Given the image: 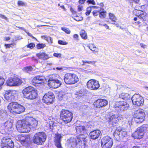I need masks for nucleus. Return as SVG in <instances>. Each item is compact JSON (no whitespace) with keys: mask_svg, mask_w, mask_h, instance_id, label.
<instances>
[{"mask_svg":"<svg viewBox=\"0 0 148 148\" xmlns=\"http://www.w3.org/2000/svg\"><path fill=\"white\" fill-rule=\"evenodd\" d=\"M78 37V36L77 34H75L73 35V38H75L77 40Z\"/></svg>","mask_w":148,"mask_h":148,"instance_id":"obj_64","label":"nucleus"},{"mask_svg":"<svg viewBox=\"0 0 148 148\" xmlns=\"http://www.w3.org/2000/svg\"><path fill=\"white\" fill-rule=\"evenodd\" d=\"M32 81L33 82L36 84H41L44 82L45 78L42 76H37L34 78Z\"/></svg>","mask_w":148,"mask_h":148,"instance_id":"obj_25","label":"nucleus"},{"mask_svg":"<svg viewBox=\"0 0 148 148\" xmlns=\"http://www.w3.org/2000/svg\"><path fill=\"white\" fill-rule=\"evenodd\" d=\"M90 49L93 52H97L98 51L97 49L93 44H92L90 47Z\"/></svg>","mask_w":148,"mask_h":148,"instance_id":"obj_39","label":"nucleus"},{"mask_svg":"<svg viewBox=\"0 0 148 148\" xmlns=\"http://www.w3.org/2000/svg\"><path fill=\"white\" fill-rule=\"evenodd\" d=\"M140 128L144 133L148 131V125H144Z\"/></svg>","mask_w":148,"mask_h":148,"instance_id":"obj_37","label":"nucleus"},{"mask_svg":"<svg viewBox=\"0 0 148 148\" xmlns=\"http://www.w3.org/2000/svg\"><path fill=\"white\" fill-rule=\"evenodd\" d=\"M1 146L3 148H13L14 145L10 138L4 137L2 139Z\"/></svg>","mask_w":148,"mask_h":148,"instance_id":"obj_9","label":"nucleus"},{"mask_svg":"<svg viewBox=\"0 0 148 148\" xmlns=\"http://www.w3.org/2000/svg\"><path fill=\"white\" fill-rule=\"evenodd\" d=\"M0 17L2 18L5 19H6L7 18V17H6L4 15L1 14H0Z\"/></svg>","mask_w":148,"mask_h":148,"instance_id":"obj_60","label":"nucleus"},{"mask_svg":"<svg viewBox=\"0 0 148 148\" xmlns=\"http://www.w3.org/2000/svg\"><path fill=\"white\" fill-rule=\"evenodd\" d=\"M112 139L108 136L103 137L101 140V145L102 148H111L113 144Z\"/></svg>","mask_w":148,"mask_h":148,"instance_id":"obj_7","label":"nucleus"},{"mask_svg":"<svg viewBox=\"0 0 148 148\" xmlns=\"http://www.w3.org/2000/svg\"><path fill=\"white\" fill-rule=\"evenodd\" d=\"M101 11V10H99L98 11L94 10L93 12V14L94 16H97L98 15V13Z\"/></svg>","mask_w":148,"mask_h":148,"instance_id":"obj_52","label":"nucleus"},{"mask_svg":"<svg viewBox=\"0 0 148 148\" xmlns=\"http://www.w3.org/2000/svg\"><path fill=\"white\" fill-rule=\"evenodd\" d=\"M83 91L82 90H80L76 92V95L79 96H82L84 95Z\"/></svg>","mask_w":148,"mask_h":148,"instance_id":"obj_49","label":"nucleus"},{"mask_svg":"<svg viewBox=\"0 0 148 148\" xmlns=\"http://www.w3.org/2000/svg\"><path fill=\"white\" fill-rule=\"evenodd\" d=\"M82 62L84 63L82 64V65H84V63H87L89 64H91L92 65H94L96 62V61H85L84 60H82Z\"/></svg>","mask_w":148,"mask_h":148,"instance_id":"obj_41","label":"nucleus"},{"mask_svg":"<svg viewBox=\"0 0 148 148\" xmlns=\"http://www.w3.org/2000/svg\"><path fill=\"white\" fill-rule=\"evenodd\" d=\"M14 77L12 78H10L6 82L7 85L9 86H14Z\"/></svg>","mask_w":148,"mask_h":148,"instance_id":"obj_33","label":"nucleus"},{"mask_svg":"<svg viewBox=\"0 0 148 148\" xmlns=\"http://www.w3.org/2000/svg\"><path fill=\"white\" fill-rule=\"evenodd\" d=\"M33 68L31 66H26L24 67L23 69V71L28 73H29V72L33 70Z\"/></svg>","mask_w":148,"mask_h":148,"instance_id":"obj_35","label":"nucleus"},{"mask_svg":"<svg viewBox=\"0 0 148 148\" xmlns=\"http://www.w3.org/2000/svg\"><path fill=\"white\" fill-rule=\"evenodd\" d=\"M48 84L50 87L56 88L60 86L61 83L58 79L50 78L48 81Z\"/></svg>","mask_w":148,"mask_h":148,"instance_id":"obj_18","label":"nucleus"},{"mask_svg":"<svg viewBox=\"0 0 148 148\" xmlns=\"http://www.w3.org/2000/svg\"><path fill=\"white\" fill-rule=\"evenodd\" d=\"M109 19L113 22H116L117 20L115 15L111 13L109 14Z\"/></svg>","mask_w":148,"mask_h":148,"instance_id":"obj_32","label":"nucleus"},{"mask_svg":"<svg viewBox=\"0 0 148 148\" xmlns=\"http://www.w3.org/2000/svg\"><path fill=\"white\" fill-rule=\"evenodd\" d=\"M35 46V44H34L31 43L30 44H28L27 45V47L28 48H30L32 49Z\"/></svg>","mask_w":148,"mask_h":148,"instance_id":"obj_51","label":"nucleus"},{"mask_svg":"<svg viewBox=\"0 0 148 148\" xmlns=\"http://www.w3.org/2000/svg\"><path fill=\"white\" fill-rule=\"evenodd\" d=\"M60 142H55V145L58 148H62L61 146Z\"/></svg>","mask_w":148,"mask_h":148,"instance_id":"obj_48","label":"nucleus"},{"mask_svg":"<svg viewBox=\"0 0 148 148\" xmlns=\"http://www.w3.org/2000/svg\"><path fill=\"white\" fill-rule=\"evenodd\" d=\"M45 46V44L44 43H39L36 45L37 48L38 49H43Z\"/></svg>","mask_w":148,"mask_h":148,"instance_id":"obj_40","label":"nucleus"},{"mask_svg":"<svg viewBox=\"0 0 148 148\" xmlns=\"http://www.w3.org/2000/svg\"><path fill=\"white\" fill-rule=\"evenodd\" d=\"M83 9V8L82 6H79L78 8V10L79 12L81 11Z\"/></svg>","mask_w":148,"mask_h":148,"instance_id":"obj_59","label":"nucleus"},{"mask_svg":"<svg viewBox=\"0 0 148 148\" xmlns=\"http://www.w3.org/2000/svg\"><path fill=\"white\" fill-rule=\"evenodd\" d=\"M87 2L90 4H92L93 5H95V3L94 0H88Z\"/></svg>","mask_w":148,"mask_h":148,"instance_id":"obj_53","label":"nucleus"},{"mask_svg":"<svg viewBox=\"0 0 148 148\" xmlns=\"http://www.w3.org/2000/svg\"><path fill=\"white\" fill-rule=\"evenodd\" d=\"M87 86L88 88L90 90H96L99 87L100 85L98 82L95 79H90L87 83Z\"/></svg>","mask_w":148,"mask_h":148,"instance_id":"obj_16","label":"nucleus"},{"mask_svg":"<svg viewBox=\"0 0 148 148\" xmlns=\"http://www.w3.org/2000/svg\"><path fill=\"white\" fill-rule=\"evenodd\" d=\"M72 115V113L69 110L62 109L60 112V116L64 123H67L71 121L73 119Z\"/></svg>","mask_w":148,"mask_h":148,"instance_id":"obj_5","label":"nucleus"},{"mask_svg":"<svg viewBox=\"0 0 148 148\" xmlns=\"http://www.w3.org/2000/svg\"><path fill=\"white\" fill-rule=\"evenodd\" d=\"M38 121L33 117H26L23 120L17 121L16 127L21 132H27L37 128Z\"/></svg>","mask_w":148,"mask_h":148,"instance_id":"obj_1","label":"nucleus"},{"mask_svg":"<svg viewBox=\"0 0 148 148\" xmlns=\"http://www.w3.org/2000/svg\"><path fill=\"white\" fill-rule=\"evenodd\" d=\"M129 107V105L126 102L123 101L116 102L114 106V108L118 111L127 110Z\"/></svg>","mask_w":148,"mask_h":148,"instance_id":"obj_11","label":"nucleus"},{"mask_svg":"<svg viewBox=\"0 0 148 148\" xmlns=\"http://www.w3.org/2000/svg\"><path fill=\"white\" fill-rule=\"evenodd\" d=\"M16 139L20 142L22 145L27 146L30 140V137L28 135H18L16 137Z\"/></svg>","mask_w":148,"mask_h":148,"instance_id":"obj_14","label":"nucleus"},{"mask_svg":"<svg viewBox=\"0 0 148 148\" xmlns=\"http://www.w3.org/2000/svg\"><path fill=\"white\" fill-rule=\"evenodd\" d=\"M64 96V95H63L62 94L60 93L58 95V98L60 100H62V98H63Z\"/></svg>","mask_w":148,"mask_h":148,"instance_id":"obj_56","label":"nucleus"},{"mask_svg":"<svg viewBox=\"0 0 148 148\" xmlns=\"http://www.w3.org/2000/svg\"><path fill=\"white\" fill-rule=\"evenodd\" d=\"M14 45V44H5V46L7 48H9L11 47V45L13 46Z\"/></svg>","mask_w":148,"mask_h":148,"instance_id":"obj_57","label":"nucleus"},{"mask_svg":"<svg viewBox=\"0 0 148 148\" xmlns=\"http://www.w3.org/2000/svg\"><path fill=\"white\" fill-rule=\"evenodd\" d=\"M91 127L89 124H87L86 127L82 125L77 126L75 127L76 132L78 134H83L87 129L91 128Z\"/></svg>","mask_w":148,"mask_h":148,"instance_id":"obj_21","label":"nucleus"},{"mask_svg":"<svg viewBox=\"0 0 148 148\" xmlns=\"http://www.w3.org/2000/svg\"><path fill=\"white\" fill-rule=\"evenodd\" d=\"M130 2H134L136 3H138L139 2V0H128Z\"/></svg>","mask_w":148,"mask_h":148,"instance_id":"obj_58","label":"nucleus"},{"mask_svg":"<svg viewBox=\"0 0 148 148\" xmlns=\"http://www.w3.org/2000/svg\"><path fill=\"white\" fill-rule=\"evenodd\" d=\"M13 121L10 119H9L2 125V128L5 130V132L7 131H10L12 129Z\"/></svg>","mask_w":148,"mask_h":148,"instance_id":"obj_20","label":"nucleus"},{"mask_svg":"<svg viewBox=\"0 0 148 148\" xmlns=\"http://www.w3.org/2000/svg\"><path fill=\"white\" fill-rule=\"evenodd\" d=\"M79 80L77 75L74 73H67L64 76V82L67 84H74L77 82Z\"/></svg>","mask_w":148,"mask_h":148,"instance_id":"obj_4","label":"nucleus"},{"mask_svg":"<svg viewBox=\"0 0 148 148\" xmlns=\"http://www.w3.org/2000/svg\"><path fill=\"white\" fill-rule=\"evenodd\" d=\"M41 38H42L46 40L48 42L52 43V39L50 36L44 35L41 36Z\"/></svg>","mask_w":148,"mask_h":148,"instance_id":"obj_31","label":"nucleus"},{"mask_svg":"<svg viewBox=\"0 0 148 148\" xmlns=\"http://www.w3.org/2000/svg\"><path fill=\"white\" fill-rule=\"evenodd\" d=\"M127 135V132L126 130L120 127L116 129L114 133V136L117 140H118L120 138L126 136Z\"/></svg>","mask_w":148,"mask_h":148,"instance_id":"obj_8","label":"nucleus"},{"mask_svg":"<svg viewBox=\"0 0 148 148\" xmlns=\"http://www.w3.org/2000/svg\"><path fill=\"white\" fill-rule=\"evenodd\" d=\"M119 116L118 115H113L109 118L108 122L110 127L116 126L119 121Z\"/></svg>","mask_w":148,"mask_h":148,"instance_id":"obj_19","label":"nucleus"},{"mask_svg":"<svg viewBox=\"0 0 148 148\" xmlns=\"http://www.w3.org/2000/svg\"><path fill=\"white\" fill-rule=\"evenodd\" d=\"M100 134L101 131L99 130H97L91 132L89 135L90 139L95 140L98 138Z\"/></svg>","mask_w":148,"mask_h":148,"instance_id":"obj_24","label":"nucleus"},{"mask_svg":"<svg viewBox=\"0 0 148 148\" xmlns=\"http://www.w3.org/2000/svg\"><path fill=\"white\" fill-rule=\"evenodd\" d=\"M22 92L24 97L28 99H34L37 97V95L36 90L31 86L25 88Z\"/></svg>","mask_w":148,"mask_h":148,"instance_id":"obj_3","label":"nucleus"},{"mask_svg":"<svg viewBox=\"0 0 148 148\" xmlns=\"http://www.w3.org/2000/svg\"><path fill=\"white\" fill-rule=\"evenodd\" d=\"M61 29L62 30L67 34H70L71 32V31L69 29L66 27H62Z\"/></svg>","mask_w":148,"mask_h":148,"instance_id":"obj_42","label":"nucleus"},{"mask_svg":"<svg viewBox=\"0 0 148 148\" xmlns=\"http://www.w3.org/2000/svg\"><path fill=\"white\" fill-rule=\"evenodd\" d=\"M86 0H79V2L80 3L83 4L85 2Z\"/></svg>","mask_w":148,"mask_h":148,"instance_id":"obj_62","label":"nucleus"},{"mask_svg":"<svg viewBox=\"0 0 148 148\" xmlns=\"http://www.w3.org/2000/svg\"><path fill=\"white\" fill-rule=\"evenodd\" d=\"M80 35L82 38L84 39H86L87 38V34L85 31L83 30H82L80 32Z\"/></svg>","mask_w":148,"mask_h":148,"instance_id":"obj_34","label":"nucleus"},{"mask_svg":"<svg viewBox=\"0 0 148 148\" xmlns=\"http://www.w3.org/2000/svg\"><path fill=\"white\" fill-rule=\"evenodd\" d=\"M144 134L143 132L139 128L132 134V136L135 138L140 139L142 138Z\"/></svg>","mask_w":148,"mask_h":148,"instance_id":"obj_23","label":"nucleus"},{"mask_svg":"<svg viewBox=\"0 0 148 148\" xmlns=\"http://www.w3.org/2000/svg\"><path fill=\"white\" fill-rule=\"evenodd\" d=\"M14 86H18L20 85L22 83L21 80L17 77H14Z\"/></svg>","mask_w":148,"mask_h":148,"instance_id":"obj_30","label":"nucleus"},{"mask_svg":"<svg viewBox=\"0 0 148 148\" xmlns=\"http://www.w3.org/2000/svg\"><path fill=\"white\" fill-rule=\"evenodd\" d=\"M18 4L19 6H24L25 5L24 3L21 1H18Z\"/></svg>","mask_w":148,"mask_h":148,"instance_id":"obj_54","label":"nucleus"},{"mask_svg":"<svg viewBox=\"0 0 148 148\" xmlns=\"http://www.w3.org/2000/svg\"><path fill=\"white\" fill-rule=\"evenodd\" d=\"M145 114L142 110H139L136 112L134 115L135 120L137 123H141L145 120Z\"/></svg>","mask_w":148,"mask_h":148,"instance_id":"obj_10","label":"nucleus"},{"mask_svg":"<svg viewBox=\"0 0 148 148\" xmlns=\"http://www.w3.org/2000/svg\"><path fill=\"white\" fill-rule=\"evenodd\" d=\"M133 103L138 106H141L144 103V99L139 95L135 94L132 98Z\"/></svg>","mask_w":148,"mask_h":148,"instance_id":"obj_13","label":"nucleus"},{"mask_svg":"<svg viewBox=\"0 0 148 148\" xmlns=\"http://www.w3.org/2000/svg\"><path fill=\"white\" fill-rule=\"evenodd\" d=\"M61 136L59 134H56L55 137V142H61Z\"/></svg>","mask_w":148,"mask_h":148,"instance_id":"obj_36","label":"nucleus"},{"mask_svg":"<svg viewBox=\"0 0 148 148\" xmlns=\"http://www.w3.org/2000/svg\"><path fill=\"white\" fill-rule=\"evenodd\" d=\"M58 43L62 45H66L67 44V43L66 42H65L62 40H59L58 41Z\"/></svg>","mask_w":148,"mask_h":148,"instance_id":"obj_50","label":"nucleus"},{"mask_svg":"<svg viewBox=\"0 0 148 148\" xmlns=\"http://www.w3.org/2000/svg\"><path fill=\"white\" fill-rule=\"evenodd\" d=\"M54 99V95L51 92L46 93L43 96V101L46 103H52Z\"/></svg>","mask_w":148,"mask_h":148,"instance_id":"obj_17","label":"nucleus"},{"mask_svg":"<svg viewBox=\"0 0 148 148\" xmlns=\"http://www.w3.org/2000/svg\"><path fill=\"white\" fill-rule=\"evenodd\" d=\"M36 56L39 58L46 60L49 58L48 56L45 53H39L36 54Z\"/></svg>","mask_w":148,"mask_h":148,"instance_id":"obj_26","label":"nucleus"},{"mask_svg":"<svg viewBox=\"0 0 148 148\" xmlns=\"http://www.w3.org/2000/svg\"><path fill=\"white\" fill-rule=\"evenodd\" d=\"M7 108L10 112L14 114H20L23 112L25 110L23 106L18 104L17 102H12L10 103Z\"/></svg>","mask_w":148,"mask_h":148,"instance_id":"obj_2","label":"nucleus"},{"mask_svg":"<svg viewBox=\"0 0 148 148\" xmlns=\"http://www.w3.org/2000/svg\"><path fill=\"white\" fill-rule=\"evenodd\" d=\"M138 18L145 21L148 18V14H147L145 12L143 11V13L141 12Z\"/></svg>","mask_w":148,"mask_h":148,"instance_id":"obj_29","label":"nucleus"},{"mask_svg":"<svg viewBox=\"0 0 148 148\" xmlns=\"http://www.w3.org/2000/svg\"><path fill=\"white\" fill-rule=\"evenodd\" d=\"M91 11V7H88L87 8V11L86 12V15H89Z\"/></svg>","mask_w":148,"mask_h":148,"instance_id":"obj_46","label":"nucleus"},{"mask_svg":"<svg viewBox=\"0 0 148 148\" xmlns=\"http://www.w3.org/2000/svg\"><path fill=\"white\" fill-rule=\"evenodd\" d=\"M73 18L75 20L77 21H81L83 19L82 17L77 16V15L74 16Z\"/></svg>","mask_w":148,"mask_h":148,"instance_id":"obj_43","label":"nucleus"},{"mask_svg":"<svg viewBox=\"0 0 148 148\" xmlns=\"http://www.w3.org/2000/svg\"><path fill=\"white\" fill-rule=\"evenodd\" d=\"M116 148H124V146L121 145H118L116 147Z\"/></svg>","mask_w":148,"mask_h":148,"instance_id":"obj_63","label":"nucleus"},{"mask_svg":"<svg viewBox=\"0 0 148 148\" xmlns=\"http://www.w3.org/2000/svg\"><path fill=\"white\" fill-rule=\"evenodd\" d=\"M5 79L3 78L1 76H0V90L1 88V86L3 84L4 82Z\"/></svg>","mask_w":148,"mask_h":148,"instance_id":"obj_45","label":"nucleus"},{"mask_svg":"<svg viewBox=\"0 0 148 148\" xmlns=\"http://www.w3.org/2000/svg\"><path fill=\"white\" fill-rule=\"evenodd\" d=\"M141 12L143 13V11L140 10H137L135 9L133 11L134 14L136 16H137L138 17L141 14Z\"/></svg>","mask_w":148,"mask_h":148,"instance_id":"obj_38","label":"nucleus"},{"mask_svg":"<svg viewBox=\"0 0 148 148\" xmlns=\"http://www.w3.org/2000/svg\"><path fill=\"white\" fill-rule=\"evenodd\" d=\"M70 143L72 147L76 146V148H77V144H78L77 141V137L75 138H70Z\"/></svg>","mask_w":148,"mask_h":148,"instance_id":"obj_27","label":"nucleus"},{"mask_svg":"<svg viewBox=\"0 0 148 148\" xmlns=\"http://www.w3.org/2000/svg\"><path fill=\"white\" fill-rule=\"evenodd\" d=\"M47 136L45 133L41 132L36 134L33 137V142L37 145H42L46 140Z\"/></svg>","mask_w":148,"mask_h":148,"instance_id":"obj_6","label":"nucleus"},{"mask_svg":"<svg viewBox=\"0 0 148 148\" xmlns=\"http://www.w3.org/2000/svg\"><path fill=\"white\" fill-rule=\"evenodd\" d=\"M106 12L105 11L101 12L100 13L99 15V16L101 18H104L105 16V13Z\"/></svg>","mask_w":148,"mask_h":148,"instance_id":"obj_47","label":"nucleus"},{"mask_svg":"<svg viewBox=\"0 0 148 148\" xmlns=\"http://www.w3.org/2000/svg\"><path fill=\"white\" fill-rule=\"evenodd\" d=\"M99 5L100 6V10H103V9L101 8H102L103 6V3H101L99 4Z\"/></svg>","mask_w":148,"mask_h":148,"instance_id":"obj_61","label":"nucleus"},{"mask_svg":"<svg viewBox=\"0 0 148 148\" xmlns=\"http://www.w3.org/2000/svg\"><path fill=\"white\" fill-rule=\"evenodd\" d=\"M7 116L6 113L4 112L3 111H1L0 112V118H6Z\"/></svg>","mask_w":148,"mask_h":148,"instance_id":"obj_44","label":"nucleus"},{"mask_svg":"<svg viewBox=\"0 0 148 148\" xmlns=\"http://www.w3.org/2000/svg\"><path fill=\"white\" fill-rule=\"evenodd\" d=\"M119 97L123 99L127 100L130 98V96L128 93H122L119 95Z\"/></svg>","mask_w":148,"mask_h":148,"instance_id":"obj_28","label":"nucleus"},{"mask_svg":"<svg viewBox=\"0 0 148 148\" xmlns=\"http://www.w3.org/2000/svg\"><path fill=\"white\" fill-rule=\"evenodd\" d=\"M53 56L57 58H60L61 57V55L60 53H55L53 54Z\"/></svg>","mask_w":148,"mask_h":148,"instance_id":"obj_55","label":"nucleus"},{"mask_svg":"<svg viewBox=\"0 0 148 148\" xmlns=\"http://www.w3.org/2000/svg\"><path fill=\"white\" fill-rule=\"evenodd\" d=\"M17 91L14 90L6 91L4 95L5 99L8 101H11L14 100L16 95Z\"/></svg>","mask_w":148,"mask_h":148,"instance_id":"obj_15","label":"nucleus"},{"mask_svg":"<svg viewBox=\"0 0 148 148\" xmlns=\"http://www.w3.org/2000/svg\"><path fill=\"white\" fill-rule=\"evenodd\" d=\"M78 142L77 148H85L86 143L87 137L83 134L77 136Z\"/></svg>","mask_w":148,"mask_h":148,"instance_id":"obj_12","label":"nucleus"},{"mask_svg":"<svg viewBox=\"0 0 148 148\" xmlns=\"http://www.w3.org/2000/svg\"><path fill=\"white\" fill-rule=\"evenodd\" d=\"M108 104L107 100L104 99H98L94 103V105L97 108H100L106 106Z\"/></svg>","mask_w":148,"mask_h":148,"instance_id":"obj_22","label":"nucleus"}]
</instances>
